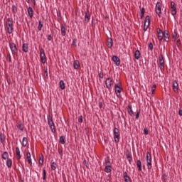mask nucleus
I'll return each instance as SVG.
<instances>
[{
	"label": "nucleus",
	"instance_id": "nucleus-26",
	"mask_svg": "<svg viewBox=\"0 0 182 182\" xmlns=\"http://www.w3.org/2000/svg\"><path fill=\"white\" fill-rule=\"evenodd\" d=\"M0 141L2 143V144H4L5 141V134H4L2 132H0Z\"/></svg>",
	"mask_w": 182,
	"mask_h": 182
},
{
	"label": "nucleus",
	"instance_id": "nucleus-63",
	"mask_svg": "<svg viewBox=\"0 0 182 182\" xmlns=\"http://www.w3.org/2000/svg\"><path fill=\"white\" fill-rule=\"evenodd\" d=\"M166 177H167V175L164 174V180H166Z\"/></svg>",
	"mask_w": 182,
	"mask_h": 182
},
{
	"label": "nucleus",
	"instance_id": "nucleus-21",
	"mask_svg": "<svg viewBox=\"0 0 182 182\" xmlns=\"http://www.w3.org/2000/svg\"><path fill=\"white\" fill-rule=\"evenodd\" d=\"M127 159L128 160L129 164H132V161L133 160V158L132 157V154L130 152H128L126 154Z\"/></svg>",
	"mask_w": 182,
	"mask_h": 182
},
{
	"label": "nucleus",
	"instance_id": "nucleus-17",
	"mask_svg": "<svg viewBox=\"0 0 182 182\" xmlns=\"http://www.w3.org/2000/svg\"><path fill=\"white\" fill-rule=\"evenodd\" d=\"M16 154L17 156V160H21V157H22V156H21V151L19 150V147H16Z\"/></svg>",
	"mask_w": 182,
	"mask_h": 182
},
{
	"label": "nucleus",
	"instance_id": "nucleus-33",
	"mask_svg": "<svg viewBox=\"0 0 182 182\" xmlns=\"http://www.w3.org/2000/svg\"><path fill=\"white\" fill-rule=\"evenodd\" d=\"M107 46L109 48H111L112 46H113V40L112 39V38H109V41H108Z\"/></svg>",
	"mask_w": 182,
	"mask_h": 182
},
{
	"label": "nucleus",
	"instance_id": "nucleus-45",
	"mask_svg": "<svg viewBox=\"0 0 182 182\" xmlns=\"http://www.w3.org/2000/svg\"><path fill=\"white\" fill-rule=\"evenodd\" d=\"M58 154H60V157L63 156V149L58 148Z\"/></svg>",
	"mask_w": 182,
	"mask_h": 182
},
{
	"label": "nucleus",
	"instance_id": "nucleus-24",
	"mask_svg": "<svg viewBox=\"0 0 182 182\" xmlns=\"http://www.w3.org/2000/svg\"><path fill=\"white\" fill-rule=\"evenodd\" d=\"M27 156V161L30 166H32V159H31V152H28L26 154Z\"/></svg>",
	"mask_w": 182,
	"mask_h": 182
},
{
	"label": "nucleus",
	"instance_id": "nucleus-7",
	"mask_svg": "<svg viewBox=\"0 0 182 182\" xmlns=\"http://www.w3.org/2000/svg\"><path fill=\"white\" fill-rule=\"evenodd\" d=\"M159 61L160 70L161 72H164V56L159 55Z\"/></svg>",
	"mask_w": 182,
	"mask_h": 182
},
{
	"label": "nucleus",
	"instance_id": "nucleus-62",
	"mask_svg": "<svg viewBox=\"0 0 182 182\" xmlns=\"http://www.w3.org/2000/svg\"><path fill=\"white\" fill-rule=\"evenodd\" d=\"M181 41L180 39L177 40V43H181Z\"/></svg>",
	"mask_w": 182,
	"mask_h": 182
},
{
	"label": "nucleus",
	"instance_id": "nucleus-32",
	"mask_svg": "<svg viewBox=\"0 0 182 182\" xmlns=\"http://www.w3.org/2000/svg\"><path fill=\"white\" fill-rule=\"evenodd\" d=\"M60 87L61 89V90H65V82H63V80H60Z\"/></svg>",
	"mask_w": 182,
	"mask_h": 182
},
{
	"label": "nucleus",
	"instance_id": "nucleus-27",
	"mask_svg": "<svg viewBox=\"0 0 182 182\" xmlns=\"http://www.w3.org/2000/svg\"><path fill=\"white\" fill-rule=\"evenodd\" d=\"M28 144V138L23 137L22 141V146L23 147H26V145Z\"/></svg>",
	"mask_w": 182,
	"mask_h": 182
},
{
	"label": "nucleus",
	"instance_id": "nucleus-57",
	"mask_svg": "<svg viewBox=\"0 0 182 182\" xmlns=\"http://www.w3.org/2000/svg\"><path fill=\"white\" fill-rule=\"evenodd\" d=\"M173 39H174V41H176V39H177V33L175 32V34L173 35Z\"/></svg>",
	"mask_w": 182,
	"mask_h": 182
},
{
	"label": "nucleus",
	"instance_id": "nucleus-50",
	"mask_svg": "<svg viewBox=\"0 0 182 182\" xmlns=\"http://www.w3.org/2000/svg\"><path fill=\"white\" fill-rule=\"evenodd\" d=\"M144 133L145 136H147L149 134V129L147 128H144Z\"/></svg>",
	"mask_w": 182,
	"mask_h": 182
},
{
	"label": "nucleus",
	"instance_id": "nucleus-14",
	"mask_svg": "<svg viewBox=\"0 0 182 182\" xmlns=\"http://www.w3.org/2000/svg\"><path fill=\"white\" fill-rule=\"evenodd\" d=\"M172 89L175 93H178V82L177 80H174L172 84Z\"/></svg>",
	"mask_w": 182,
	"mask_h": 182
},
{
	"label": "nucleus",
	"instance_id": "nucleus-52",
	"mask_svg": "<svg viewBox=\"0 0 182 182\" xmlns=\"http://www.w3.org/2000/svg\"><path fill=\"white\" fill-rule=\"evenodd\" d=\"M125 182H132V180L130 179L129 176H127V178H124Z\"/></svg>",
	"mask_w": 182,
	"mask_h": 182
},
{
	"label": "nucleus",
	"instance_id": "nucleus-23",
	"mask_svg": "<svg viewBox=\"0 0 182 182\" xmlns=\"http://www.w3.org/2000/svg\"><path fill=\"white\" fill-rule=\"evenodd\" d=\"M73 68L74 69H79V68H80V63H79V60L74 61Z\"/></svg>",
	"mask_w": 182,
	"mask_h": 182
},
{
	"label": "nucleus",
	"instance_id": "nucleus-53",
	"mask_svg": "<svg viewBox=\"0 0 182 182\" xmlns=\"http://www.w3.org/2000/svg\"><path fill=\"white\" fill-rule=\"evenodd\" d=\"M48 41H50L53 40V37L51 35H48L47 38Z\"/></svg>",
	"mask_w": 182,
	"mask_h": 182
},
{
	"label": "nucleus",
	"instance_id": "nucleus-3",
	"mask_svg": "<svg viewBox=\"0 0 182 182\" xmlns=\"http://www.w3.org/2000/svg\"><path fill=\"white\" fill-rule=\"evenodd\" d=\"M114 90H115V94L117 97H122V90H123V88L122 87V84L120 83H117L114 85Z\"/></svg>",
	"mask_w": 182,
	"mask_h": 182
},
{
	"label": "nucleus",
	"instance_id": "nucleus-30",
	"mask_svg": "<svg viewBox=\"0 0 182 182\" xmlns=\"http://www.w3.org/2000/svg\"><path fill=\"white\" fill-rule=\"evenodd\" d=\"M105 173H110L112 171V166H106L105 168Z\"/></svg>",
	"mask_w": 182,
	"mask_h": 182
},
{
	"label": "nucleus",
	"instance_id": "nucleus-18",
	"mask_svg": "<svg viewBox=\"0 0 182 182\" xmlns=\"http://www.w3.org/2000/svg\"><path fill=\"white\" fill-rule=\"evenodd\" d=\"M167 56V51H166V47L164 46L163 48L160 50V55L159 56Z\"/></svg>",
	"mask_w": 182,
	"mask_h": 182
},
{
	"label": "nucleus",
	"instance_id": "nucleus-56",
	"mask_svg": "<svg viewBox=\"0 0 182 182\" xmlns=\"http://www.w3.org/2000/svg\"><path fill=\"white\" fill-rule=\"evenodd\" d=\"M83 164H85V166H86L87 168H89V166H87V161L86 160H84L83 161Z\"/></svg>",
	"mask_w": 182,
	"mask_h": 182
},
{
	"label": "nucleus",
	"instance_id": "nucleus-49",
	"mask_svg": "<svg viewBox=\"0 0 182 182\" xmlns=\"http://www.w3.org/2000/svg\"><path fill=\"white\" fill-rule=\"evenodd\" d=\"M78 122L79 123H83V117L82 115L79 117Z\"/></svg>",
	"mask_w": 182,
	"mask_h": 182
},
{
	"label": "nucleus",
	"instance_id": "nucleus-43",
	"mask_svg": "<svg viewBox=\"0 0 182 182\" xmlns=\"http://www.w3.org/2000/svg\"><path fill=\"white\" fill-rule=\"evenodd\" d=\"M42 28H43V23H42V21H39L38 23V31H42Z\"/></svg>",
	"mask_w": 182,
	"mask_h": 182
},
{
	"label": "nucleus",
	"instance_id": "nucleus-22",
	"mask_svg": "<svg viewBox=\"0 0 182 182\" xmlns=\"http://www.w3.org/2000/svg\"><path fill=\"white\" fill-rule=\"evenodd\" d=\"M28 49H29V47L28 46V43H23L22 46L23 51H24L25 53H28Z\"/></svg>",
	"mask_w": 182,
	"mask_h": 182
},
{
	"label": "nucleus",
	"instance_id": "nucleus-40",
	"mask_svg": "<svg viewBox=\"0 0 182 182\" xmlns=\"http://www.w3.org/2000/svg\"><path fill=\"white\" fill-rule=\"evenodd\" d=\"M8 157H9V155H8V152L5 151L2 154V159H4V160H8Z\"/></svg>",
	"mask_w": 182,
	"mask_h": 182
},
{
	"label": "nucleus",
	"instance_id": "nucleus-6",
	"mask_svg": "<svg viewBox=\"0 0 182 182\" xmlns=\"http://www.w3.org/2000/svg\"><path fill=\"white\" fill-rule=\"evenodd\" d=\"M105 86L108 90H112V86H113V80L112 78L108 77L105 80Z\"/></svg>",
	"mask_w": 182,
	"mask_h": 182
},
{
	"label": "nucleus",
	"instance_id": "nucleus-15",
	"mask_svg": "<svg viewBox=\"0 0 182 182\" xmlns=\"http://www.w3.org/2000/svg\"><path fill=\"white\" fill-rule=\"evenodd\" d=\"M112 60L117 66H119L120 65V58H119V57L114 55L112 57Z\"/></svg>",
	"mask_w": 182,
	"mask_h": 182
},
{
	"label": "nucleus",
	"instance_id": "nucleus-25",
	"mask_svg": "<svg viewBox=\"0 0 182 182\" xmlns=\"http://www.w3.org/2000/svg\"><path fill=\"white\" fill-rule=\"evenodd\" d=\"M28 16H30V18L33 17V9H32V7L28 8Z\"/></svg>",
	"mask_w": 182,
	"mask_h": 182
},
{
	"label": "nucleus",
	"instance_id": "nucleus-8",
	"mask_svg": "<svg viewBox=\"0 0 182 182\" xmlns=\"http://www.w3.org/2000/svg\"><path fill=\"white\" fill-rule=\"evenodd\" d=\"M146 163L148 170H151V154L149 152L146 154Z\"/></svg>",
	"mask_w": 182,
	"mask_h": 182
},
{
	"label": "nucleus",
	"instance_id": "nucleus-16",
	"mask_svg": "<svg viewBox=\"0 0 182 182\" xmlns=\"http://www.w3.org/2000/svg\"><path fill=\"white\" fill-rule=\"evenodd\" d=\"M11 11H12L14 15H15V14H17V12H18V4H17L12 5Z\"/></svg>",
	"mask_w": 182,
	"mask_h": 182
},
{
	"label": "nucleus",
	"instance_id": "nucleus-48",
	"mask_svg": "<svg viewBox=\"0 0 182 182\" xmlns=\"http://www.w3.org/2000/svg\"><path fill=\"white\" fill-rule=\"evenodd\" d=\"M7 60L11 63L12 61L11 58V54L8 53L7 54V58H6Z\"/></svg>",
	"mask_w": 182,
	"mask_h": 182
},
{
	"label": "nucleus",
	"instance_id": "nucleus-13",
	"mask_svg": "<svg viewBox=\"0 0 182 182\" xmlns=\"http://www.w3.org/2000/svg\"><path fill=\"white\" fill-rule=\"evenodd\" d=\"M90 21V11H89V9H87L85 12V22L86 23H89Z\"/></svg>",
	"mask_w": 182,
	"mask_h": 182
},
{
	"label": "nucleus",
	"instance_id": "nucleus-38",
	"mask_svg": "<svg viewBox=\"0 0 182 182\" xmlns=\"http://www.w3.org/2000/svg\"><path fill=\"white\" fill-rule=\"evenodd\" d=\"M164 36L165 38V42H168V41L170 40V36H168V33H164Z\"/></svg>",
	"mask_w": 182,
	"mask_h": 182
},
{
	"label": "nucleus",
	"instance_id": "nucleus-44",
	"mask_svg": "<svg viewBox=\"0 0 182 182\" xmlns=\"http://www.w3.org/2000/svg\"><path fill=\"white\" fill-rule=\"evenodd\" d=\"M51 169L53 170V171H55L56 170V163H55V162L52 163Z\"/></svg>",
	"mask_w": 182,
	"mask_h": 182
},
{
	"label": "nucleus",
	"instance_id": "nucleus-2",
	"mask_svg": "<svg viewBox=\"0 0 182 182\" xmlns=\"http://www.w3.org/2000/svg\"><path fill=\"white\" fill-rule=\"evenodd\" d=\"M48 124L52 133H56V127H55V123H53V118L50 115H48Z\"/></svg>",
	"mask_w": 182,
	"mask_h": 182
},
{
	"label": "nucleus",
	"instance_id": "nucleus-35",
	"mask_svg": "<svg viewBox=\"0 0 182 182\" xmlns=\"http://www.w3.org/2000/svg\"><path fill=\"white\" fill-rule=\"evenodd\" d=\"M17 129H18L19 130H21V132H23V129H24V126L23 124L19 123L17 124Z\"/></svg>",
	"mask_w": 182,
	"mask_h": 182
},
{
	"label": "nucleus",
	"instance_id": "nucleus-1",
	"mask_svg": "<svg viewBox=\"0 0 182 182\" xmlns=\"http://www.w3.org/2000/svg\"><path fill=\"white\" fill-rule=\"evenodd\" d=\"M6 26L8 33L11 34L14 32V19L12 18H7Z\"/></svg>",
	"mask_w": 182,
	"mask_h": 182
},
{
	"label": "nucleus",
	"instance_id": "nucleus-47",
	"mask_svg": "<svg viewBox=\"0 0 182 182\" xmlns=\"http://www.w3.org/2000/svg\"><path fill=\"white\" fill-rule=\"evenodd\" d=\"M156 85H154L152 86V88H151L152 95H154V92H156Z\"/></svg>",
	"mask_w": 182,
	"mask_h": 182
},
{
	"label": "nucleus",
	"instance_id": "nucleus-9",
	"mask_svg": "<svg viewBox=\"0 0 182 182\" xmlns=\"http://www.w3.org/2000/svg\"><path fill=\"white\" fill-rule=\"evenodd\" d=\"M149 26H150V16H146L145 18L144 24V32H146V31L149 29Z\"/></svg>",
	"mask_w": 182,
	"mask_h": 182
},
{
	"label": "nucleus",
	"instance_id": "nucleus-28",
	"mask_svg": "<svg viewBox=\"0 0 182 182\" xmlns=\"http://www.w3.org/2000/svg\"><path fill=\"white\" fill-rule=\"evenodd\" d=\"M134 58H135V59H137V60L140 59V50H136L135 51Z\"/></svg>",
	"mask_w": 182,
	"mask_h": 182
},
{
	"label": "nucleus",
	"instance_id": "nucleus-46",
	"mask_svg": "<svg viewBox=\"0 0 182 182\" xmlns=\"http://www.w3.org/2000/svg\"><path fill=\"white\" fill-rule=\"evenodd\" d=\"M98 75H99V77L100 79H103L104 75H103V70H100V71L99 72Z\"/></svg>",
	"mask_w": 182,
	"mask_h": 182
},
{
	"label": "nucleus",
	"instance_id": "nucleus-4",
	"mask_svg": "<svg viewBox=\"0 0 182 182\" xmlns=\"http://www.w3.org/2000/svg\"><path fill=\"white\" fill-rule=\"evenodd\" d=\"M113 133L114 141L119 143V141H120V132L119 131V129L114 127Z\"/></svg>",
	"mask_w": 182,
	"mask_h": 182
},
{
	"label": "nucleus",
	"instance_id": "nucleus-42",
	"mask_svg": "<svg viewBox=\"0 0 182 182\" xmlns=\"http://www.w3.org/2000/svg\"><path fill=\"white\" fill-rule=\"evenodd\" d=\"M43 180L45 181L46 180V170L43 169Z\"/></svg>",
	"mask_w": 182,
	"mask_h": 182
},
{
	"label": "nucleus",
	"instance_id": "nucleus-58",
	"mask_svg": "<svg viewBox=\"0 0 182 182\" xmlns=\"http://www.w3.org/2000/svg\"><path fill=\"white\" fill-rule=\"evenodd\" d=\"M157 33H158V35L160 34V33H163V31H161V29H160V28H158L157 29Z\"/></svg>",
	"mask_w": 182,
	"mask_h": 182
},
{
	"label": "nucleus",
	"instance_id": "nucleus-29",
	"mask_svg": "<svg viewBox=\"0 0 182 182\" xmlns=\"http://www.w3.org/2000/svg\"><path fill=\"white\" fill-rule=\"evenodd\" d=\"M6 166L9 168H11V167H12V160L11 159H7Z\"/></svg>",
	"mask_w": 182,
	"mask_h": 182
},
{
	"label": "nucleus",
	"instance_id": "nucleus-60",
	"mask_svg": "<svg viewBox=\"0 0 182 182\" xmlns=\"http://www.w3.org/2000/svg\"><path fill=\"white\" fill-rule=\"evenodd\" d=\"M178 114L179 116H182V109H179Z\"/></svg>",
	"mask_w": 182,
	"mask_h": 182
},
{
	"label": "nucleus",
	"instance_id": "nucleus-5",
	"mask_svg": "<svg viewBox=\"0 0 182 182\" xmlns=\"http://www.w3.org/2000/svg\"><path fill=\"white\" fill-rule=\"evenodd\" d=\"M40 59L41 63L43 65L46 63V55H45V50L43 48L40 49Z\"/></svg>",
	"mask_w": 182,
	"mask_h": 182
},
{
	"label": "nucleus",
	"instance_id": "nucleus-54",
	"mask_svg": "<svg viewBox=\"0 0 182 182\" xmlns=\"http://www.w3.org/2000/svg\"><path fill=\"white\" fill-rule=\"evenodd\" d=\"M149 49H150V50H153V43H149Z\"/></svg>",
	"mask_w": 182,
	"mask_h": 182
},
{
	"label": "nucleus",
	"instance_id": "nucleus-36",
	"mask_svg": "<svg viewBox=\"0 0 182 182\" xmlns=\"http://www.w3.org/2000/svg\"><path fill=\"white\" fill-rule=\"evenodd\" d=\"M65 136H61L59 139V143H60L61 144H65Z\"/></svg>",
	"mask_w": 182,
	"mask_h": 182
},
{
	"label": "nucleus",
	"instance_id": "nucleus-10",
	"mask_svg": "<svg viewBox=\"0 0 182 182\" xmlns=\"http://www.w3.org/2000/svg\"><path fill=\"white\" fill-rule=\"evenodd\" d=\"M10 49L13 55H18V48H16V45L14 43H9Z\"/></svg>",
	"mask_w": 182,
	"mask_h": 182
},
{
	"label": "nucleus",
	"instance_id": "nucleus-51",
	"mask_svg": "<svg viewBox=\"0 0 182 182\" xmlns=\"http://www.w3.org/2000/svg\"><path fill=\"white\" fill-rule=\"evenodd\" d=\"M77 40H76L75 38H74L73 40V43H72V46H75V48H76V42H77Z\"/></svg>",
	"mask_w": 182,
	"mask_h": 182
},
{
	"label": "nucleus",
	"instance_id": "nucleus-39",
	"mask_svg": "<svg viewBox=\"0 0 182 182\" xmlns=\"http://www.w3.org/2000/svg\"><path fill=\"white\" fill-rule=\"evenodd\" d=\"M146 12V9L144 8H142L141 9V19H143V18H144V14Z\"/></svg>",
	"mask_w": 182,
	"mask_h": 182
},
{
	"label": "nucleus",
	"instance_id": "nucleus-59",
	"mask_svg": "<svg viewBox=\"0 0 182 182\" xmlns=\"http://www.w3.org/2000/svg\"><path fill=\"white\" fill-rule=\"evenodd\" d=\"M127 177H129V176L127 175V172H124V178H126Z\"/></svg>",
	"mask_w": 182,
	"mask_h": 182
},
{
	"label": "nucleus",
	"instance_id": "nucleus-19",
	"mask_svg": "<svg viewBox=\"0 0 182 182\" xmlns=\"http://www.w3.org/2000/svg\"><path fill=\"white\" fill-rule=\"evenodd\" d=\"M127 112L128 114L131 116H134V112H133V109H132V105H129L127 107Z\"/></svg>",
	"mask_w": 182,
	"mask_h": 182
},
{
	"label": "nucleus",
	"instance_id": "nucleus-12",
	"mask_svg": "<svg viewBox=\"0 0 182 182\" xmlns=\"http://www.w3.org/2000/svg\"><path fill=\"white\" fill-rule=\"evenodd\" d=\"M156 14L159 16L161 15V3L157 2L156 5Z\"/></svg>",
	"mask_w": 182,
	"mask_h": 182
},
{
	"label": "nucleus",
	"instance_id": "nucleus-61",
	"mask_svg": "<svg viewBox=\"0 0 182 182\" xmlns=\"http://www.w3.org/2000/svg\"><path fill=\"white\" fill-rule=\"evenodd\" d=\"M99 106H100V109H102V106H103V104L102 102H100Z\"/></svg>",
	"mask_w": 182,
	"mask_h": 182
},
{
	"label": "nucleus",
	"instance_id": "nucleus-34",
	"mask_svg": "<svg viewBox=\"0 0 182 182\" xmlns=\"http://www.w3.org/2000/svg\"><path fill=\"white\" fill-rule=\"evenodd\" d=\"M43 72H44V77L46 78V79H48V77H49V75H48V68H45L44 67V69H43Z\"/></svg>",
	"mask_w": 182,
	"mask_h": 182
},
{
	"label": "nucleus",
	"instance_id": "nucleus-55",
	"mask_svg": "<svg viewBox=\"0 0 182 182\" xmlns=\"http://www.w3.org/2000/svg\"><path fill=\"white\" fill-rule=\"evenodd\" d=\"M139 117H140V112H138L136 114V120H139Z\"/></svg>",
	"mask_w": 182,
	"mask_h": 182
},
{
	"label": "nucleus",
	"instance_id": "nucleus-11",
	"mask_svg": "<svg viewBox=\"0 0 182 182\" xmlns=\"http://www.w3.org/2000/svg\"><path fill=\"white\" fill-rule=\"evenodd\" d=\"M171 14L173 16L177 14V8L176 7V3H174V1L171 2Z\"/></svg>",
	"mask_w": 182,
	"mask_h": 182
},
{
	"label": "nucleus",
	"instance_id": "nucleus-64",
	"mask_svg": "<svg viewBox=\"0 0 182 182\" xmlns=\"http://www.w3.org/2000/svg\"><path fill=\"white\" fill-rule=\"evenodd\" d=\"M33 5H36V1L33 0Z\"/></svg>",
	"mask_w": 182,
	"mask_h": 182
},
{
	"label": "nucleus",
	"instance_id": "nucleus-41",
	"mask_svg": "<svg viewBox=\"0 0 182 182\" xmlns=\"http://www.w3.org/2000/svg\"><path fill=\"white\" fill-rule=\"evenodd\" d=\"M38 164H40V166H43V155H41V156L40 157Z\"/></svg>",
	"mask_w": 182,
	"mask_h": 182
},
{
	"label": "nucleus",
	"instance_id": "nucleus-20",
	"mask_svg": "<svg viewBox=\"0 0 182 182\" xmlns=\"http://www.w3.org/2000/svg\"><path fill=\"white\" fill-rule=\"evenodd\" d=\"M61 35L62 36H66V27L64 24L61 25Z\"/></svg>",
	"mask_w": 182,
	"mask_h": 182
},
{
	"label": "nucleus",
	"instance_id": "nucleus-31",
	"mask_svg": "<svg viewBox=\"0 0 182 182\" xmlns=\"http://www.w3.org/2000/svg\"><path fill=\"white\" fill-rule=\"evenodd\" d=\"M136 166L138 167L139 171H141V161L140 160H137Z\"/></svg>",
	"mask_w": 182,
	"mask_h": 182
},
{
	"label": "nucleus",
	"instance_id": "nucleus-37",
	"mask_svg": "<svg viewBox=\"0 0 182 182\" xmlns=\"http://www.w3.org/2000/svg\"><path fill=\"white\" fill-rule=\"evenodd\" d=\"M164 37V33H161L158 34V39L161 42V41H163V38Z\"/></svg>",
	"mask_w": 182,
	"mask_h": 182
}]
</instances>
